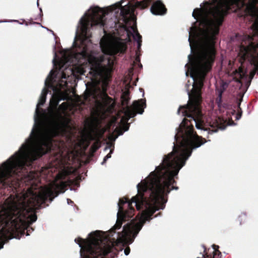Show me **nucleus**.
<instances>
[{"label":"nucleus","mask_w":258,"mask_h":258,"mask_svg":"<svg viewBox=\"0 0 258 258\" xmlns=\"http://www.w3.org/2000/svg\"><path fill=\"white\" fill-rule=\"evenodd\" d=\"M81 180V177L79 175L73 179H69L68 180L67 182L70 185L74 186L79 187L80 181Z\"/></svg>","instance_id":"412c9836"},{"label":"nucleus","mask_w":258,"mask_h":258,"mask_svg":"<svg viewBox=\"0 0 258 258\" xmlns=\"http://www.w3.org/2000/svg\"><path fill=\"white\" fill-rule=\"evenodd\" d=\"M65 104H66V103L63 102V103L61 104V105H64Z\"/></svg>","instance_id":"e433bc0d"},{"label":"nucleus","mask_w":258,"mask_h":258,"mask_svg":"<svg viewBox=\"0 0 258 258\" xmlns=\"http://www.w3.org/2000/svg\"><path fill=\"white\" fill-rule=\"evenodd\" d=\"M101 232L95 231L91 233L89 240L81 237L75 239V241L81 247L82 258H106L115 249L113 243L101 234Z\"/></svg>","instance_id":"39448f33"},{"label":"nucleus","mask_w":258,"mask_h":258,"mask_svg":"<svg viewBox=\"0 0 258 258\" xmlns=\"http://www.w3.org/2000/svg\"><path fill=\"white\" fill-rule=\"evenodd\" d=\"M177 138H178V135L176 134V135H175V140H176V142H178Z\"/></svg>","instance_id":"72a5a7b5"},{"label":"nucleus","mask_w":258,"mask_h":258,"mask_svg":"<svg viewBox=\"0 0 258 258\" xmlns=\"http://www.w3.org/2000/svg\"><path fill=\"white\" fill-rule=\"evenodd\" d=\"M204 249V253H201V257H198L197 258H220L221 255V252L218 250L219 246L216 245H213V250L212 252V254L209 253V249H207L206 246L203 245H202Z\"/></svg>","instance_id":"4468645a"},{"label":"nucleus","mask_w":258,"mask_h":258,"mask_svg":"<svg viewBox=\"0 0 258 258\" xmlns=\"http://www.w3.org/2000/svg\"><path fill=\"white\" fill-rule=\"evenodd\" d=\"M130 225L127 224L126 225L123 226L122 231L121 232L118 233L117 238L119 240H123L125 239L126 237L128 236L129 233L130 232Z\"/></svg>","instance_id":"dca6fc26"},{"label":"nucleus","mask_w":258,"mask_h":258,"mask_svg":"<svg viewBox=\"0 0 258 258\" xmlns=\"http://www.w3.org/2000/svg\"><path fill=\"white\" fill-rule=\"evenodd\" d=\"M192 17L200 24L206 28H210V32L206 34L204 38V44H200V33L196 27H191L189 32L188 41L191 51L194 45L198 51L191 62L190 71L191 77L194 78L193 89L188 93L189 100L187 104L180 106L178 113L180 112L184 118L178 127V133H181V141L178 145H174L173 151L164 156L168 157V160L182 167L185 165L186 160L191 155L192 150L197 148L206 142V140L199 136L194 131L191 121L195 122L197 129L207 131V128L203 120V114L201 110L202 98L201 89L207 74L211 70L215 61L216 55L215 40L219 33V26L214 24L213 21L204 14L201 8L194 10Z\"/></svg>","instance_id":"f257e3e1"},{"label":"nucleus","mask_w":258,"mask_h":258,"mask_svg":"<svg viewBox=\"0 0 258 258\" xmlns=\"http://www.w3.org/2000/svg\"><path fill=\"white\" fill-rule=\"evenodd\" d=\"M130 94L129 90L125 91L122 93L121 96V105L122 106H127L130 100Z\"/></svg>","instance_id":"f3484780"},{"label":"nucleus","mask_w":258,"mask_h":258,"mask_svg":"<svg viewBox=\"0 0 258 258\" xmlns=\"http://www.w3.org/2000/svg\"><path fill=\"white\" fill-rule=\"evenodd\" d=\"M163 158L162 162L151 172L148 177L138 184V194L131 201L126 198L120 199L118 206L117 219L115 225L110 230L111 232L121 227L122 222L130 220L135 214V210L132 203H135L137 210L145 209L142 213L140 222L135 226L136 235L147 221L152 219L154 213L163 209L167 199L165 196L172 189H178L174 186L176 183L174 177L178 175L181 166H178Z\"/></svg>","instance_id":"f03ea898"},{"label":"nucleus","mask_w":258,"mask_h":258,"mask_svg":"<svg viewBox=\"0 0 258 258\" xmlns=\"http://www.w3.org/2000/svg\"><path fill=\"white\" fill-rule=\"evenodd\" d=\"M116 7L120 9V15L122 17L124 23L126 24L130 20L128 16L133 15L134 13V8L129 5L122 6L121 4H117Z\"/></svg>","instance_id":"ddd939ff"},{"label":"nucleus","mask_w":258,"mask_h":258,"mask_svg":"<svg viewBox=\"0 0 258 258\" xmlns=\"http://www.w3.org/2000/svg\"><path fill=\"white\" fill-rule=\"evenodd\" d=\"M113 152V150H111L110 152L104 157V159H103V161L102 162V164H103L104 163L106 162V161H107V160L110 158H111V154Z\"/></svg>","instance_id":"bb28decb"},{"label":"nucleus","mask_w":258,"mask_h":258,"mask_svg":"<svg viewBox=\"0 0 258 258\" xmlns=\"http://www.w3.org/2000/svg\"><path fill=\"white\" fill-rule=\"evenodd\" d=\"M135 33V35L133 36L135 40L137 41L138 43V49L139 50L142 45V36L138 32L136 28H132Z\"/></svg>","instance_id":"6ab92c4d"},{"label":"nucleus","mask_w":258,"mask_h":258,"mask_svg":"<svg viewBox=\"0 0 258 258\" xmlns=\"http://www.w3.org/2000/svg\"><path fill=\"white\" fill-rule=\"evenodd\" d=\"M247 220V215L245 213H242L239 215L237 220L239 222L240 225L244 223Z\"/></svg>","instance_id":"393cba45"},{"label":"nucleus","mask_w":258,"mask_h":258,"mask_svg":"<svg viewBox=\"0 0 258 258\" xmlns=\"http://www.w3.org/2000/svg\"><path fill=\"white\" fill-rule=\"evenodd\" d=\"M242 100V97H241V98L238 101V108L239 109V110H238V113L236 114V120L239 119L240 118L241 115H242V112L241 109L240 107V102H241Z\"/></svg>","instance_id":"a878e982"},{"label":"nucleus","mask_w":258,"mask_h":258,"mask_svg":"<svg viewBox=\"0 0 258 258\" xmlns=\"http://www.w3.org/2000/svg\"><path fill=\"white\" fill-rule=\"evenodd\" d=\"M70 119L60 116L59 119L53 122L52 126L44 130H39L37 136L39 138L37 145L29 152L31 162L28 153L29 146L23 144L19 150L4 162L0 166V184L4 187L16 188L20 186V181L23 178L32 179L35 176L32 171H25L26 166L31 165L33 161L41 157L50 151L52 138L58 135L69 126Z\"/></svg>","instance_id":"7ed1b4c3"},{"label":"nucleus","mask_w":258,"mask_h":258,"mask_svg":"<svg viewBox=\"0 0 258 258\" xmlns=\"http://www.w3.org/2000/svg\"><path fill=\"white\" fill-rule=\"evenodd\" d=\"M89 63L91 64V70L89 73L92 76L93 79L98 80L99 78H104L105 80L101 93L102 102H99L100 106L103 109H105L112 101V98L109 97L106 93L108 81L111 78V69L105 66H103L95 57L89 60Z\"/></svg>","instance_id":"0eeeda50"},{"label":"nucleus","mask_w":258,"mask_h":258,"mask_svg":"<svg viewBox=\"0 0 258 258\" xmlns=\"http://www.w3.org/2000/svg\"><path fill=\"white\" fill-rule=\"evenodd\" d=\"M115 132H120V133H119V135H122V133H123L122 131L119 130V129H118V128H115Z\"/></svg>","instance_id":"c756f323"},{"label":"nucleus","mask_w":258,"mask_h":258,"mask_svg":"<svg viewBox=\"0 0 258 258\" xmlns=\"http://www.w3.org/2000/svg\"><path fill=\"white\" fill-rule=\"evenodd\" d=\"M67 203H68V204H71L74 203L73 201H72L70 199H67Z\"/></svg>","instance_id":"7c9ffc66"},{"label":"nucleus","mask_w":258,"mask_h":258,"mask_svg":"<svg viewBox=\"0 0 258 258\" xmlns=\"http://www.w3.org/2000/svg\"><path fill=\"white\" fill-rule=\"evenodd\" d=\"M67 78V75L64 72L62 73V78L66 79Z\"/></svg>","instance_id":"2f4dec72"},{"label":"nucleus","mask_w":258,"mask_h":258,"mask_svg":"<svg viewBox=\"0 0 258 258\" xmlns=\"http://www.w3.org/2000/svg\"><path fill=\"white\" fill-rule=\"evenodd\" d=\"M128 124H127V125H126V127H125V130H124V131H127V130H128V127H129L128 126H128Z\"/></svg>","instance_id":"f704fd0d"},{"label":"nucleus","mask_w":258,"mask_h":258,"mask_svg":"<svg viewBox=\"0 0 258 258\" xmlns=\"http://www.w3.org/2000/svg\"><path fill=\"white\" fill-rule=\"evenodd\" d=\"M133 106L134 109L127 106L125 107V116H123L121 119V122L126 123L131 118L135 117L137 113L142 114L144 111V108L146 106L145 100L140 99L138 101H135L133 102Z\"/></svg>","instance_id":"9b49d317"},{"label":"nucleus","mask_w":258,"mask_h":258,"mask_svg":"<svg viewBox=\"0 0 258 258\" xmlns=\"http://www.w3.org/2000/svg\"><path fill=\"white\" fill-rule=\"evenodd\" d=\"M130 251H131V249H130V247L129 246H127L126 247H125V248L124 250V254L126 255H128L130 252Z\"/></svg>","instance_id":"cd10ccee"},{"label":"nucleus","mask_w":258,"mask_h":258,"mask_svg":"<svg viewBox=\"0 0 258 258\" xmlns=\"http://www.w3.org/2000/svg\"><path fill=\"white\" fill-rule=\"evenodd\" d=\"M210 126L213 128V132H216L218 129L223 130L225 128V125L219 122L218 120H215Z\"/></svg>","instance_id":"aec40b11"},{"label":"nucleus","mask_w":258,"mask_h":258,"mask_svg":"<svg viewBox=\"0 0 258 258\" xmlns=\"http://www.w3.org/2000/svg\"><path fill=\"white\" fill-rule=\"evenodd\" d=\"M100 45L104 53L111 55L124 53L127 49L126 44L123 42H112L103 38L101 40Z\"/></svg>","instance_id":"9d476101"},{"label":"nucleus","mask_w":258,"mask_h":258,"mask_svg":"<svg viewBox=\"0 0 258 258\" xmlns=\"http://www.w3.org/2000/svg\"><path fill=\"white\" fill-rule=\"evenodd\" d=\"M108 12L99 7H95L91 9L90 19L88 18L83 17L80 21V31L86 39L91 37L90 27L99 25L101 27H104L106 23L105 16Z\"/></svg>","instance_id":"1a4fd4ad"},{"label":"nucleus","mask_w":258,"mask_h":258,"mask_svg":"<svg viewBox=\"0 0 258 258\" xmlns=\"http://www.w3.org/2000/svg\"><path fill=\"white\" fill-rule=\"evenodd\" d=\"M31 209L14 204L5 212V225L0 229V249L3 241L8 237H17L25 233L27 227L35 222L36 214L31 213Z\"/></svg>","instance_id":"20e7f679"},{"label":"nucleus","mask_w":258,"mask_h":258,"mask_svg":"<svg viewBox=\"0 0 258 258\" xmlns=\"http://www.w3.org/2000/svg\"><path fill=\"white\" fill-rule=\"evenodd\" d=\"M241 5L246 6L247 10L253 13L258 5V0H223L218 3L211 10V19L214 24L220 27L224 21V17L228 15L231 7L233 5Z\"/></svg>","instance_id":"423d86ee"},{"label":"nucleus","mask_w":258,"mask_h":258,"mask_svg":"<svg viewBox=\"0 0 258 258\" xmlns=\"http://www.w3.org/2000/svg\"><path fill=\"white\" fill-rule=\"evenodd\" d=\"M188 58H189V60H190V61H191V55H188Z\"/></svg>","instance_id":"c9c22d12"},{"label":"nucleus","mask_w":258,"mask_h":258,"mask_svg":"<svg viewBox=\"0 0 258 258\" xmlns=\"http://www.w3.org/2000/svg\"><path fill=\"white\" fill-rule=\"evenodd\" d=\"M150 11L155 15H164L167 10L162 1L157 0L153 3Z\"/></svg>","instance_id":"f8f14e48"},{"label":"nucleus","mask_w":258,"mask_h":258,"mask_svg":"<svg viewBox=\"0 0 258 258\" xmlns=\"http://www.w3.org/2000/svg\"><path fill=\"white\" fill-rule=\"evenodd\" d=\"M236 73L240 79L247 78L246 72L244 71L243 68L241 66L239 67L238 70L236 71Z\"/></svg>","instance_id":"5701e85b"},{"label":"nucleus","mask_w":258,"mask_h":258,"mask_svg":"<svg viewBox=\"0 0 258 258\" xmlns=\"http://www.w3.org/2000/svg\"><path fill=\"white\" fill-rule=\"evenodd\" d=\"M251 28L254 32L253 36L258 37V16L251 25ZM250 42L248 45L240 47L239 55L240 56V62L248 59L250 63L254 66L253 69L249 73V79H252L258 72V43L255 44L252 42V37H250Z\"/></svg>","instance_id":"6e6552de"},{"label":"nucleus","mask_w":258,"mask_h":258,"mask_svg":"<svg viewBox=\"0 0 258 258\" xmlns=\"http://www.w3.org/2000/svg\"><path fill=\"white\" fill-rule=\"evenodd\" d=\"M41 196L43 200H45L47 198L45 195H41Z\"/></svg>","instance_id":"473e14b6"},{"label":"nucleus","mask_w":258,"mask_h":258,"mask_svg":"<svg viewBox=\"0 0 258 258\" xmlns=\"http://www.w3.org/2000/svg\"><path fill=\"white\" fill-rule=\"evenodd\" d=\"M153 0H143L137 3V5L141 9H145L147 8L152 3Z\"/></svg>","instance_id":"4be33fe9"},{"label":"nucleus","mask_w":258,"mask_h":258,"mask_svg":"<svg viewBox=\"0 0 258 258\" xmlns=\"http://www.w3.org/2000/svg\"><path fill=\"white\" fill-rule=\"evenodd\" d=\"M48 92V90L46 88L43 89L37 105V107L43 105L45 103Z\"/></svg>","instance_id":"a211bd4d"},{"label":"nucleus","mask_w":258,"mask_h":258,"mask_svg":"<svg viewBox=\"0 0 258 258\" xmlns=\"http://www.w3.org/2000/svg\"><path fill=\"white\" fill-rule=\"evenodd\" d=\"M28 230H27V233H28ZM27 235H29V233H27Z\"/></svg>","instance_id":"4c0bfd02"},{"label":"nucleus","mask_w":258,"mask_h":258,"mask_svg":"<svg viewBox=\"0 0 258 258\" xmlns=\"http://www.w3.org/2000/svg\"><path fill=\"white\" fill-rule=\"evenodd\" d=\"M81 54L83 55V56H86L87 55V52L84 49L82 52H81Z\"/></svg>","instance_id":"c85d7f7f"},{"label":"nucleus","mask_w":258,"mask_h":258,"mask_svg":"<svg viewBox=\"0 0 258 258\" xmlns=\"http://www.w3.org/2000/svg\"><path fill=\"white\" fill-rule=\"evenodd\" d=\"M225 89L223 88V89H220L218 90V95L216 99V102L218 106H220L222 103V94L224 91Z\"/></svg>","instance_id":"b1692460"},{"label":"nucleus","mask_w":258,"mask_h":258,"mask_svg":"<svg viewBox=\"0 0 258 258\" xmlns=\"http://www.w3.org/2000/svg\"><path fill=\"white\" fill-rule=\"evenodd\" d=\"M65 99L66 98L63 97L62 93L53 95L50 100V108L53 111L56 110L59 101Z\"/></svg>","instance_id":"2eb2a0df"}]
</instances>
